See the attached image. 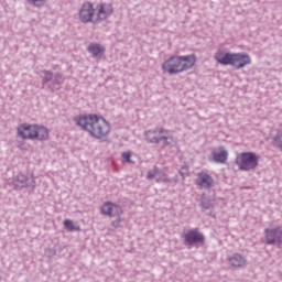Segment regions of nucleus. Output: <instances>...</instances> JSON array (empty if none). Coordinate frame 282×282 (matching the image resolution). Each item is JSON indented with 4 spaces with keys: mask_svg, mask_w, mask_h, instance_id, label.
<instances>
[{
    "mask_svg": "<svg viewBox=\"0 0 282 282\" xmlns=\"http://www.w3.org/2000/svg\"><path fill=\"white\" fill-rule=\"evenodd\" d=\"M180 175H182V177H186V175H188V169L182 167V170L180 171Z\"/></svg>",
    "mask_w": 282,
    "mask_h": 282,
    "instance_id": "27",
    "label": "nucleus"
},
{
    "mask_svg": "<svg viewBox=\"0 0 282 282\" xmlns=\"http://www.w3.org/2000/svg\"><path fill=\"white\" fill-rule=\"evenodd\" d=\"M101 213L107 217H120L122 207L116 203L107 202L101 206Z\"/></svg>",
    "mask_w": 282,
    "mask_h": 282,
    "instance_id": "12",
    "label": "nucleus"
},
{
    "mask_svg": "<svg viewBox=\"0 0 282 282\" xmlns=\"http://www.w3.org/2000/svg\"><path fill=\"white\" fill-rule=\"evenodd\" d=\"M35 185L34 178H30L24 174H18L13 177V186H15V188H28L30 186L34 188Z\"/></svg>",
    "mask_w": 282,
    "mask_h": 282,
    "instance_id": "14",
    "label": "nucleus"
},
{
    "mask_svg": "<svg viewBox=\"0 0 282 282\" xmlns=\"http://www.w3.org/2000/svg\"><path fill=\"white\" fill-rule=\"evenodd\" d=\"M148 180H155V182H158L159 184L162 182H167L169 184H177V176L173 178H166V174L164 173V171L155 166L153 167V170H150L148 172Z\"/></svg>",
    "mask_w": 282,
    "mask_h": 282,
    "instance_id": "9",
    "label": "nucleus"
},
{
    "mask_svg": "<svg viewBox=\"0 0 282 282\" xmlns=\"http://www.w3.org/2000/svg\"><path fill=\"white\" fill-rule=\"evenodd\" d=\"M88 52L89 54H93V56H100L105 52V46L98 44V43H93L88 46Z\"/></svg>",
    "mask_w": 282,
    "mask_h": 282,
    "instance_id": "19",
    "label": "nucleus"
},
{
    "mask_svg": "<svg viewBox=\"0 0 282 282\" xmlns=\"http://www.w3.org/2000/svg\"><path fill=\"white\" fill-rule=\"evenodd\" d=\"M214 162H217V164H224L226 160H228V151L224 149V147H220L217 151H214L212 153Z\"/></svg>",
    "mask_w": 282,
    "mask_h": 282,
    "instance_id": "17",
    "label": "nucleus"
},
{
    "mask_svg": "<svg viewBox=\"0 0 282 282\" xmlns=\"http://www.w3.org/2000/svg\"><path fill=\"white\" fill-rule=\"evenodd\" d=\"M196 61L197 59L193 54L182 56L173 55L162 64V69L165 74H170V76L182 74V72L193 68Z\"/></svg>",
    "mask_w": 282,
    "mask_h": 282,
    "instance_id": "2",
    "label": "nucleus"
},
{
    "mask_svg": "<svg viewBox=\"0 0 282 282\" xmlns=\"http://www.w3.org/2000/svg\"><path fill=\"white\" fill-rule=\"evenodd\" d=\"M183 239L185 246H195L196 248H198V246H204V242L206 241V237H204V234L199 232V229L197 228L191 229L185 232L183 235Z\"/></svg>",
    "mask_w": 282,
    "mask_h": 282,
    "instance_id": "6",
    "label": "nucleus"
},
{
    "mask_svg": "<svg viewBox=\"0 0 282 282\" xmlns=\"http://www.w3.org/2000/svg\"><path fill=\"white\" fill-rule=\"evenodd\" d=\"M78 18L80 23H94L96 24V8H94V3L84 2L78 12Z\"/></svg>",
    "mask_w": 282,
    "mask_h": 282,
    "instance_id": "5",
    "label": "nucleus"
},
{
    "mask_svg": "<svg viewBox=\"0 0 282 282\" xmlns=\"http://www.w3.org/2000/svg\"><path fill=\"white\" fill-rule=\"evenodd\" d=\"M64 82H65V77H63V74L56 73L53 76V85H63Z\"/></svg>",
    "mask_w": 282,
    "mask_h": 282,
    "instance_id": "23",
    "label": "nucleus"
},
{
    "mask_svg": "<svg viewBox=\"0 0 282 282\" xmlns=\"http://www.w3.org/2000/svg\"><path fill=\"white\" fill-rule=\"evenodd\" d=\"M41 78H42V85L43 87H45V85H47V83H50V80H52V78H54V73H52L51 70H42Z\"/></svg>",
    "mask_w": 282,
    "mask_h": 282,
    "instance_id": "20",
    "label": "nucleus"
},
{
    "mask_svg": "<svg viewBox=\"0 0 282 282\" xmlns=\"http://www.w3.org/2000/svg\"><path fill=\"white\" fill-rule=\"evenodd\" d=\"M111 14H113V6L111 3L101 2L95 8V21H97V23L107 21Z\"/></svg>",
    "mask_w": 282,
    "mask_h": 282,
    "instance_id": "7",
    "label": "nucleus"
},
{
    "mask_svg": "<svg viewBox=\"0 0 282 282\" xmlns=\"http://www.w3.org/2000/svg\"><path fill=\"white\" fill-rule=\"evenodd\" d=\"M264 235L268 246H274L276 241L278 243H282V229L280 227L272 229L267 228Z\"/></svg>",
    "mask_w": 282,
    "mask_h": 282,
    "instance_id": "11",
    "label": "nucleus"
},
{
    "mask_svg": "<svg viewBox=\"0 0 282 282\" xmlns=\"http://www.w3.org/2000/svg\"><path fill=\"white\" fill-rule=\"evenodd\" d=\"M121 158L124 160V162H131V153L129 152H123Z\"/></svg>",
    "mask_w": 282,
    "mask_h": 282,
    "instance_id": "26",
    "label": "nucleus"
},
{
    "mask_svg": "<svg viewBox=\"0 0 282 282\" xmlns=\"http://www.w3.org/2000/svg\"><path fill=\"white\" fill-rule=\"evenodd\" d=\"M145 140L150 142V144H163L169 145L173 142V137H171V132L164 128H155L152 130H148L144 132Z\"/></svg>",
    "mask_w": 282,
    "mask_h": 282,
    "instance_id": "4",
    "label": "nucleus"
},
{
    "mask_svg": "<svg viewBox=\"0 0 282 282\" xmlns=\"http://www.w3.org/2000/svg\"><path fill=\"white\" fill-rule=\"evenodd\" d=\"M227 261L231 268H235L236 270H239L241 268H246L248 261L246 260V257H243L241 253H234L227 258Z\"/></svg>",
    "mask_w": 282,
    "mask_h": 282,
    "instance_id": "15",
    "label": "nucleus"
},
{
    "mask_svg": "<svg viewBox=\"0 0 282 282\" xmlns=\"http://www.w3.org/2000/svg\"><path fill=\"white\" fill-rule=\"evenodd\" d=\"M64 228H65L66 230H69V232H74V230H78V228H76V227L74 226V221L70 220V219H65V220H64Z\"/></svg>",
    "mask_w": 282,
    "mask_h": 282,
    "instance_id": "22",
    "label": "nucleus"
},
{
    "mask_svg": "<svg viewBox=\"0 0 282 282\" xmlns=\"http://www.w3.org/2000/svg\"><path fill=\"white\" fill-rule=\"evenodd\" d=\"M117 219L111 221V227L112 228H120L121 224H122V218H120V216H116Z\"/></svg>",
    "mask_w": 282,
    "mask_h": 282,
    "instance_id": "25",
    "label": "nucleus"
},
{
    "mask_svg": "<svg viewBox=\"0 0 282 282\" xmlns=\"http://www.w3.org/2000/svg\"><path fill=\"white\" fill-rule=\"evenodd\" d=\"M231 56L232 53H228L224 48H218L214 58L219 65H229Z\"/></svg>",
    "mask_w": 282,
    "mask_h": 282,
    "instance_id": "16",
    "label": "nucleus"
},
{
    "mask_svg": "<svg viewBox=\"0 0 282 282\" xmlns=\"http://www.w3.org/2000/svg\"><path fill=\"white\" fill-rule=\"evenodd\" d=\"M48 89H51V91H54V88H52V87H50V86H48Z\"/></svg>",
    "mask_w": 282,
    "mask_h": 282,
    "instance_id": "28",
    "label": "nucleus"
},
{
    "mask_svg": "<svg viewBox=\"0 0 282 282\" xmlns=\"http://www.w3.org/2000/svg\"><path fill=\"white\" fill-rule=\"evenodd\" d=\"M18 135L22 140H34L36 139V124H21L18 127Z\"/></svg>",
    "mask_w": 282,
    "mask_h": 282,
    "instance_id": "10",
    "label": "nucleus"
},
{
    "mask_svg": "<svg viewBox=\"0 0 282 282\" xmlns=\"http://www.w3.org/2000/svg\"><path fill=\"white\" fill-rule=\"evenodd\" d=\"M35 138L37 140H41V141L48 140V138H50V130H47L43 126L35 124Z\"/></svg>",
    "mask_w": 282,
    "mask_h": 282,
    "instance_id": "18",
    "label": "nucleus"
},
{
    "mask_svg": "<svg viewBox=\"0 0 282 282\" xmlns=\"http://www.w3.org/2000/svg\"><path fill=\"white\" fill-rule=\"evenodd\" d=\"M28 1L31 6H34L35 8H43L47 0H28Z\"/></svg>",
    "mask_w": 282,
    "mask_h": 282,
    "instance_id": "24",
    "label": "nucleus"
},
{
    "mask_svg": "<svg viewBox=\"0 0 282 282\" xmlns=\"http://www.w3.org/2000/svg\"><path fill=\"white\" fill-rule=\"evenodd\" d=\"M196 185L208 191V188H213V186H215V180L213 176H210V174L199 172L196 177Z\"/></svg>",
    "mask_w": 282,
    "mask_h": 282,
    "instance_id": "13",
    "label": "nucleus"
},
{
    "mask_svg": "<svg viewBox=\"0 0 282 282\" xmlns=\"http://www.w3.org/2000/svg\"><path fill=\"white\" fill-rule=\"evenodd\" d=\"M273 145L282 151V130L278 131L276 135L273 138Z\"/></svg>",
    "mask_w": 282,
    "mask_h": 282,
    "instance_id": "21",
    "label": "nucleus"
},
{
    "mask_svg": "<svg viewBox=\"0 0 282 282\" xmlns=\"http://www.w3.org/2000/svg\"><path fill=\"white\" fill-rule=\"evenodd\" d=\"M228 65L235 69H243L247 65H252V58L246 53H231Z\"/></svg>",
    "mask_w": 282,
    "mask_h": 282,
    "instance_id": "8",
    "label": "nucleus"
},
{
    "mask_svg": "<svg viewBox=\"0 0 282 282\" xmlns=\"http://www.w3.org/2000/svg\"><path fill=\"white\" fill-rule=\"evenodd\" d=\"M259 155L254 152H241L236 158V164L239 171H254L259 166Z\"/></svg>",
    "mask_w": 282,
    "mask_h": 282,
    "instance_id": "3",
    "label": "nucleus"
},
{
    "mask_svg": "<svg viewBox=\"0 0 282 282\" xmlns=\"http://www.w3.org/2000/svg\"><path fill=\"white\" fill-rule=\"evenodd\" d=\"M74 122L77 127H80L83 131H87L89 135L96 138V140H107V137L111 133V124H109L104 117L82 115L75 117Z\"/></svg>",
    "mask_w": 282,
    "mask_h": 282,
    "instance_id": "1",
    "label": "nucleus"
}]
</instances>
